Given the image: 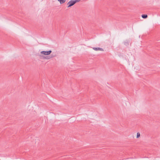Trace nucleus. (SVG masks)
<instances>
[{
  "mask_svg": "<svg viewBox=\"0 0 160 160\" xmlns=\"http://www.w3.org/2000/svg\"><path fill=\"white\" fill-rule=\"evenodd\" d=\"M52 51L51 50H49L47 51H42L40 52V53L42 54H43L45 55H50Z\"/></svg>",
  "mask_w": 160,
  "mask_h": 160,
  "instance_id": "nucleus-1",
  "label": "nucleus"
},
{
  "mask_svg": "<svg viewBox=\"0 0 160 160\" xmlns=\"http://www.w3.org/2000/svg\"><path fill=\"white\" fill-rule=\"evenodd\" d=\"M75 2H74V1L73 0H70L69 1L67 5H68V8H69L70 7H71L75 3H74Z\"/></svg>",
  "mask_w": 160,
  "mask_h": 160,
  "instance_id": "nucleus-2",
  "label": "nucleus"
},
{
  "mask_svg": "<svg viewBox=\"0 0 160 160\" xmlns=\"http://www.w3.org/2000/svg\"><path fill=\"white\" fill-rule=\"evenodd\" d=\"M93 49L95 51L100 50L102 51H103V49L100 48H93Z\"/></svg>",
  "mask_w": 160,
  "mask_h": 160,
  "instance_id": "nucleus-3",
  "label": "nucleus"
},
{
  "mask_svg": "<svg viewBox=\"0 0 160 160\" xmlns=\"http://www.w3.org/2000/svg\"><path fill=\"white\" fill-rule=\"evenodd\" d=\"M124 44L126 46H128L129 45V42L128 41V40H126L124 42Z\"/></svg>",
  "mask_w": 160,
  "mask_h": 160,
  "instance_id": "nucleus-4",
  "label": "nucleus"
},
{
  "mask_svg": "<svg viewBox=\"0 0 160 160\" xmlns=\"http://www.w3.org/2000/svg\"><path fill=\"white\" fill-rule=\"evenodd\" d=\"M58 1H59L61 4H62L64 3L66 1L65 0H58Z\"/></svg>",
  "mask_w": 160,
  "mask_h": 160,
  "instance_id": "nucleus-5",
  "label": "nucleus"
},
{
  "mask_svg": "<svg viewBox=\"0 0 160 160\" xmlns=\"http://www.w3.org/2000/svg\"><path fill=\"white\" fill-rule=\"evenodd\" d=\"M142 18L145 19L148 17V15L146 14H142Z\"/></svg>",
  "mask_w": 160,
  "mask_h": 160,
  "instance_id": "nucleus-6",
  "label": "nucleus"
},
{
  "mask_svg": "<svg viewBox=\"0 0 160 160\" xmlns=\"http://www.w3.org/2000/svg\"><path fill=\"white\" fill-rule=\"evenodd\" d=\"M53 56H52V57H50V56H47V57H46L45 58L46 59H49L50 58H51L53 57Z\"/></svg>",
  "mask_w": 160,
  "mask_h": 160,
  "instance_id": "nucleus-7",
  "label": "nucleus"
},
{
  "mask_svg": "<svg viewBox=\"0 0 160 160\" xmlns=\"http://www.w3.org/2000/svg\"><path fill=\"white\" fill-rule=\"evenodd\" d=\"M140 133L139 132H138L137 134V137H136L137 138H139L140 137Z\"/></svg>",
  "mask_w": 160,
  "mask_h": 160,
  "instance_id": "nucleus-8",
  "label": "nucleus"
},
{
  "mask_svg": "<svg viewBox=\"0 0 160 160\" xmlns=\"http://www.w3.org/2000/svg\"><path fill=\"white\" fill-rule=\"evenodd\" d=\"M80 0H75L74 1V2H75L74 3H76L77 2H79Z\"/></svg>",
  "mask_w": 160,
  "mask_h": 160,
  "instance_id": "nucleus-9",
  "label": "nucleus"
}]
</instances>
